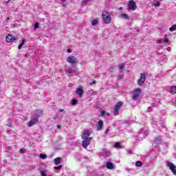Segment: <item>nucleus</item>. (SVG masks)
<instances>
[{
	"instance_id": "nucleus-11",
	"label": "nucleus",
	"mask_w": 176,
	"mask_h": 176,
	"mask_svg": "<svg viewBox=\"0 0 176 176\" xmlns=\"http://www.w3.org/2000/svg\"><path fill=\"white\" fill-rule=\"evenodd\" d=\"M104 126V122L102 120H99L96 124V129L98 131L102 130V126Z\"/></svg>"
},
{
	"instance_id": "nucleus-3",
	"label": "nucleus",
	"mask_w": 176,
	"mask_h": 176,
	"mask_svg": "<svg viewBox=\"0 0 176 176\" xmlns=\"http://www.w3.org/2000/svg\"><path fill=\"white\" fill-rule=\"evenodd\" d=\"M67 63L71 64L72 67H75L77 65V63H78V58L74 56H68L67 58Z\"/></svg>"
},
{
	"instance_id": "nucleus-22",
	"label": "nucleus",
	"mask_w": 176,
	"mask_h": 176,
	"mask_svg": "<svg viewBox=\"0 0 176 176\" xmlns=\"http://www.w3.org/2000/svg\"><path fill=\"white\" fill-rule=\"evenodd\" d=\"M136 167H141L142 166V162L141 161H138L135 163Z\"/></svg>"
},
{
	"instance_id": "nucleus-32",
	"label": "nucleus",
	"mask_w": 176,
	"mask_h": 176,
	"mask_svg": "<svg viewBox=\"0 0 176 176\" xmlns=\"http://www.w3.org/2000/svg\"><path fill=\"white\" fill-rule=\"evenodd\" d=\"M154 6L157 7V6H160V2L157 1L155 4Z\"/></svg>"
},
{
	"instance_id": "nucleus-40",
	"label": "nucleus",
	"mask_w": 176,
	"mask_h": 176,
	"mask_svg": "<svg viewBox=\"0 0 176 176\" xmlns=\"http://www.w3.org/2000/svg\"><path fill=\"white\" fill-rule=\"evenodd\" d=\"M72 50H67V53H72Z\"/></svg>"
},
{
	"instance_id": "nucleus-8",
	"label": "nucleus",
	"mask_w": 176,
	"mask_h": 176,
	"mask_svg": "<svg viewBox=\"0 0 176 176\" xmlns=\"http://www.w3.org/2000/svg\"><path fill=\"white\" fill-rule=\"evenodd\" d=\"M76 94L79 96L80 98H82V95L85 93L84 87L82 85H79L76 91Z\"/></svg>"
},
{
	"instance_id": "nucleus-4",
	"label": "nucleus",
	"mask_w": 176,
	"mask_h": 176,
	"mask_svg": "<svg viewBox=\"0 0 176 176\" xmlns=\"http://www.w3.org/2000/svg\"><path fill=\"white\" fill-rule=\"evenodd\" d=\"M145 80H146V75L144 73H141L140 78L138 80V86H142V85L145 83Z\"/></svg>"
},
{
	"instance_id": "nucleus-18",
	"label": "nucleus",
	"mask_w": 176,
	"mask_h": 176,
	"mask_svg": "<svg viewBox=\"0 0 176 176\" xmlns=\"http://www.w3.org/2000/svg\"><path fill=\"white\" fill-rule=\"evenodd\" d=\"M42 113H43V111L42 110H37L35 112V116L39 118V116H42Z\"/></svg>"
},
{
	"instance_id": "nucleus-16",
	"label": "nucleus",
	"mask_w": 176,
	"mask_h": 176,
	"mask_svg": "<svg viewBox=\"0 0 176 176\" xmlns=\"http://www.w3.org/2000/svg\"><path fill=\"white\" fill-rule=\"evenodd\" d=\"M102 155V156H105V157H109V156H111V152H109V151L107 150H103Z\"/></svg>"
},
{
	"instance_id": "nucleus-47",
	"label": "nucleus",
	"mask_w": 176,
	"mask_h": 176,
	"mask_svg": "<svg viewBox=\"0 0 176 176\" xmlns=\"http://www.w3.org/2000/svg\"><path fill=\"white\" fill-rule=\"evenodd\" d=\"M107 116H109V113H107Z\"/></svg>"
},
{
	"instance_id": "nucleus-44",
	"label": "nucleus",
	"mask_w": 176,
	"mask_h": 176,
	"mask_svg": "<svg viewBox=\"0 0 176 176\" xmlns=\"http://www.w3.org/2000/svg\"><path fill=\"white\" fill-rule=\"evenodd\" d=\"M109 131V129H107V130L106 131V134H108Z\"/></svg>"
},
{
	"instance_id": "nucleus-42",
	"label": "nucleus",
	"mask_w": 176,
	"mask_h": 176,
	"mask_svg": "<svg viewBox=\"0 0 176 176\" xmlns=\"http://www.w3.org/2000/svg\"><path fill=\"white\" fill-rule=\"evenodd\" d=\"M113 72V68H111L110 69V72Z\"/></svg>"
},
{
	"instance_id": "nucleus-9",
	"label": "nucleus",
	"mask_w": 176,
	"mask_h": 176,
	"mask_svg": "<svg viewBox=\"0 0 176 176\" xmlns=\"http://www.w3.org/2000/svg\"><path fill=\"white\" fill-rule=\"evenodd\" d=\"M167 166L172 171V173L175 175H176V166L174 164L171 162H167Z\"/></svg>"
},
{
	"instance_id": "nucleus-29",
	"label": "nucleus",
	"mask_w": 176,
	"mask_h": 176,
	"mask_svg": "<svg viewBox=\"0 0 176 176\" xmlns=\"http://www.w3.org/2000/svg\"><path fill=\"white\" fill-rule=\"evenodd\" d=\"M72 105H76V104H78V100H76V99H74L72 100Z\"/></svg>"
},
{
	"instance_id": "nucleus-17",
	"label": "nucleus",
	"mask_w": 176,
	"mask_h": 176,
	"mask_svg": "<svg viewBox=\"0 0 176 176\" xmlns=\"http://www.w3.org/2000/svg\"><path fill=\"white\" fill-rule=\"evenodd\" d=\"M56 166H58L61 163V157H57L54 160Z\"/></svg>"
},
{
	"instance_id": "nucleus-25",
	"label": "nucleus",
	"mask_w": 176,
	"mask_h": 176,
	"mask_svg": "<svg viewBox=\"0 0 176 176\" xmlns=\"http://www.w3.org/2000/svg\"><path fill=\"white\" fill-rule=\"evenodd\" d=\"M176 30V25H173L171 28H169V31H175Z\"/></svg>"
},
{
	"instance_id": "nucleus-2",
	"label": "nucleus",
	"mask_w": 176,
	"mask_h": 176,
	"mask_svg": "<svg viewBox=\"0 0 176 176\" xmlns=\"http://www.w3.org/2000/svg\"><path fill=\"white\" fill-rule=\"evenodd\" d=\"M102 21L105 24H109L111 21H112V19L111 18V14H109V12L107 10H104L102 14Z\"/></svg>"
},
{
	"instance_id": "nucleus-45",
	"label": "nucleus",
	"mask_w": 176,
	"mask_h": 176,
	"mask_svg": "<svg viewBox=\"0 0 176 176\" xmlns=\"http://www.w3.org/2000/svg\"><path fill=\"white\" fill-rule=\"evenodd\" d=\"M123 10V8H122V7H120V8H119V10Z\"/></svg>"
},
{
	"instance_id": "nucleus-6",
	"label": "nucleus",
	"mask_w": 176,
	"mask_h": 176,
	"mask_svg": "<svg viewBox=\"0 0 176 176\" xmlns=\"http://www.w3.org/2000/svg\"><path fill=\"white\" fill-rule=\"evenodd\" d=\"M129 10H135L137 9V3L134 0L129 1Z\"/></svg>"
},
{
	"instance_id": "nucleus-46",
	"label": "nucleus",
	"mask_w": 176,
	"mask_h": 176,
	"mask_svg": "<svg viewBox=\"0 0 176 176\" xmlns=\"http://www.w3.org/2000/svg\"><path fill=\"white\" fill-rule=\"evenodd\" d=\"M7 20H10V17H8V18H7Z\"/></svg>"
},
{
	"instance_id": "nucleus-48",
	"label": "nucleus",
	"mask_w": 176,
	"mask_h": 176,
	"mask_svg": "<svg viewBox=\"0 0 176 176\" xmlns=\"http://www.w3.org/2000/svg\"><path fill=\"white\" fill-rule=\"evenodd\" d=\"M155 142H157V140H155Z\"/></svg>"
},
{
	"instance_id": "nucleus-27",
	"label": "nucleus",
	"mask_w": 176,
	"mask_h": 176,
	"mask_svg": "<svg viewBox=\"0 0 176 176\" xmlns=\"http://www.w3.org/2000/svg\"><path fill=\"white\" fill-rule=\"evenodd\" d=\"M39 28V23L36 22L34 25V30H38Z\"/></svg>"
},
{
	"instance_id": "nucleus-38",
	"label": "nucleus",
	"mask_w": 176,
	"mask_h": 176,
	"mask_svg": "<svg viewBox=\"0 0 176 176\" xmlns=\"http://www.w3.org/2000/svg\"><path fill=\"white\" fill-rule=\"evenodd\" d=\"M90 1H91V0H84V2H85L86 3H87V2H90Z\"/></svg>"
},
{
	"instance_id": "nucleus-10",
	"label": "nucleus",
	"mask_w": 176,
	"mask_h": 176,
	"mask_svg": "<svg viewBox=\"0 0 176 176\" xmlns=\"http://www.w3.org/2000/svg\"><path fill=\"white\" fill-rule=\"evenodd\" d=\"M36 123H38V118H34L28 122V127H32V126H34V124H36Z\"/></svg>"
},
{
	"instance_id": "nucleus-13",
	"label": "nucleus",
	"mask_w": 176,
	"mask_h": 176,
	"mask_svg": "<svg viewBox=\"0 0 176 176\" xmlns=\"http://www.w3.org/2000/svg\"><path fill=\"white\" fill-rule=\"evenodd\" d=\"M119 19H124L125 20H130V16L129 14L124 13V14H120L118 16Z\"/></svg>"
},
{
	"instance_id": "nucleus-49",
	"label": "nucleus",
	"mask_w": 176,
	"mask_h": 176,
	"mask_svg": "<svg viewBox=\"0 0 176 176\" xmlns=\"http://www.w3.org/2000/svg\"><path fill=\"white\" fill-rule=\"evenodd\" d=\"M9 3V1H7L6 3Z\"/></svg>"
},
{
	"instance_id": "nucleus-35",
	"label": "nucleus",
	"mask_w": 176,
	"mask_h": 176,
	"mask_svg": "<svg viewBox=\"0 0 176 176\" xmlns=\"http://www.w3.org/2000/svg\"><path fill=\"white\" fill-rule=\"evenodd\" d=\"M105 113H106L105 111H101V116H105Z\"/></svg>"
},
{
	"instance_id": "nucleus-41",
	"label": "nucleus",
	"mask_w": 176,
	"mask_h": 176,
	"mask_svg": "<svg viewBox=\"0 0 176 176\" xmlns=\"http://www.w3.org/2000/svg\"><path fill=\"white\" fill-rule=\"evenodd\" d=\"M124 37H125V38H129V34H125V35H124Z\"/></svg>"
},
{
	"instance_id": "nucleus-21",
	"label": "nucleus",
	"mask_w": 176,
	"mask_h": 176,
	"mask_svg": "<svg viewBox=\"0 0 176 176\" xmlns=\"http://www.w3.org/2000/svg\"><path fill=\"white\" fill-rule=\"evenodd\" d=\"M122 145H120V142H116L115 143V146H114V148H122Z\"/></svg>"
},
{
	"instance_id": "nucleus-12",
	"label": "nucleus",
	"mask_w": 176,
	"mask_h": 176,
	"mask_svg": "<svg viewBox=\"0 0 176 176\" xmlns=\"http://www.w3.org/2000/svg\"><path fill=\"white\" fill-rule=\"evenodd\" d=\"M16 38H14L13 36L9 34L6 37V41L10 43L11 42H14V41H16Z\"/></svg>"
},
{
	"instance_id": "nucleus-28",
	"label": "nucleus",
	"mask_w": 176,
	"mask_h": 176,
	"mask_svg": "<svg viewBox=\"0 0 176 176\" xmlns=\"http://www.w3.org/2000/svg\"><path fill=\"white\" fill-rule=\"evenodd\" d=\"M119 69L121 71H123V69H124V65H123V64L120 65Z\"/></svg>"
},
{
	"instance_id": "nucleus-14",
	"label": "nucleus",
	"mask_w": 176,
	"mask_h": 176,
	"mask_svg": "<svg viewBox=\"0 0 176 176\" xmlns=\"http://www.w3.org/2000/svg\"><path fill=\"white\" fill-rule=\"evenodd\" d=\"M76 73V69L69 68L67 69V74H69V76H74V74Z\"/></svg>"
},
{
	"instance_id": "nucleus-26",
	"label": "nucleus",
	"mask_w": 176,
	"mask_h": 176,
	"mask_svg": "<svg viewBox=\"0 0 176 176\" xmlns=\"http://www.w3.org/2000/svg\"><path fill=\"white\" fill-rule=\"evenodd\" d=\"M40 157L41 159H46L47 157V155H46V154H40Z\"/></svg>"
},
{
	"instance_id": "nucleus-5",
	"label": "nucleus",
	"mask_w": 176,
	"mask_h": 176,
	"mask_svg": "<svg viewBox=\"0 0 176 176\" xmlns=\"http://www.w3.org/2000/svg\"><path fill=\"white\" fill-rule=\"evenodd\" d=\"M141 93H142V89L140 88L135 89L133 91V95L132 97L133 100H134V101H137V98L141 96Z\"/></svg>"
},
{
	"instance_id": "nucleus-1",
	"label": "nucleus",
	"mask_w": 176,
	"mask_h": 176,
	"mask_svg": "<svg viewBox=\"0 0 176 176\" xmlns=\"http://www.w3.org/2000/svg\"><path fill=\"white\" fill-rule=\"evenodd\" d=\"M82 145L86 149L89 145H90V142L93 140V138L90 137V131L87 130H84L82 135Z\"/></svg>"
},
{
	"instance_id": "nucleus-36",
	"label": "nucleus",
	"mask_w": 176,
	"mask_h": 176,
	"mask_svg": "<svg viewBox=\"0 0 176 176\" xmlns=\"http://www.w3.org/2000/svg\"><path fill=\"white\" fill-rule=\"evenodd\" d=\"M163 42H164L163 40H157V43H160V44L163 43Z\"/></svg>"
},
{
	"instance_id": "nucleus-23",
	"label": "nucleus",
	"mask_w": 176,
	"mask_h": 176,
	"mask_svg": "<svg viewBox=\"0 0 176 176\" xmlns=\"http://www.w3.org/2000/svg\"><path fill=\"white\" fill-rule=\"evenodd\" d=\"M92 25H97L98 24V19H94L91 22Z\"/></svg>"
},
{
	"instance_id": "nucleus-31",
	"label": "nucleus",
	"mask_w": 176,
	"mask_h": 176,
	"mask_svg": "<svg viewBox=\"0 0 176 176\" xmlns=\"http://www.w3.org/2000/svg\"><path fill=\"white\" fill-rule=\"evenodd\" d=\"M41 176H47V175L46 174V172L41 170Z\"/></svg>"
},
{
	"instance_id": "nucleus-43",
	"label": "nucleus",
	"mask_w": 176,
	"mask_h": 176,
	"mask_svg": "<svg viewBox=\"0 0 176 176\" xmlns=\"http://www.w3.org/2000/svg\"><path fill=\"white\" fill-rule=\"evenodd\" d=\"M57 128L58 129H61V126L60 125H57Z\"/></svg>"
},
{
	"instance_id": "nucleus-34",
	"label": "nucleus",
	"mask_w": 176,
	"mask_h": 176,
	"mask_svg": "<svg viewBox=\"0 0 176 176\" xmlns=\"http://www.w3.org/2000/svg\"><path fill=\"white\" fill-rule=\"evenodd\" d=\"M19 152H20V153H25V150H24V149H23V148H21V149L19 150Z\"/></svg>"
},
{
	"instance_id": "nucleus-15",
	"label": "nucleus",
	"mask_w": 176,
	"mask_h": 176,
	"mask_svg": "<svg viewBox=\"0 0 176 176\" xmlns=\"http://www.w3.org/2000/svg\"><path fill=\"white\" fill-rule=\"evenodd\" d=\"M107 168H108L109 170H113L115 168V166H113V163L107 162Z\"/></svg>"
},
{
	"instance_id": "nucleus-7",
	"label": "nucleus",
	"mask_w": 176,
	"mask_h": 176,
	"mask_svg": "<svg viewBox=\"0 0 176 176\" xmlns=\"http://www.w3.org/2000/svg\"><path fill=\"white\" fill-rule=\"evenodd\" d=\"M122 105H123V102H119L116 104V107L114 108V115L116 116L119 115V109H120Z\"/></svg>"
},
{
	"instance_id": "nucleus-24",
	"label": "nucleus",
	"mask_w": 176,
	"mask_h": 176,
	"mask_svg": "<svg viewBox=\"0 0 176 176\" xmlns=\"http://www.w3.org/2000/svg\"><path fill=\"white\" fill-rule=\"evenodd\" d=\"M62 3H63V6H65L66 5H68V0H60Z\"/></svg>"
},
{
	"instance_id": "nucleus-19",
	"label": "nucleus",
	"mask_w": 176,
	"mask_h": 176,
	"mask_svg": "<svg viewBox=\"0 0 176 176\" xmlns=\"http://www.w3.org/2000/svg\"><path fill=\"white\" fill-rule=\"evenodd\" d=\"M170 93H172V94H176V86L170 87Z\"/></svg>"
},
{
	"instance_id": "nucleus-37",
	"label": "nucleus",
	"mask_w": 176,
	"mask_h": 176,
	"mask_svg": "<svg viewBox=\"0 0 176 176\" xmlns=\"http://www.w3.org/2000/svg\"><path fill=\"white\" fill-rule=\"evenodd\" d=\"M163 41L165 42V43H167V42H168V39L166 38V39L163 40Z\"/></svg>"
},
{
	"instance_id": "nucleus-20",
	"label": "nucleus",
	"mask_w": 176,
	"mask_h": 176,
	"mask_svg": "<svg viewBox=\"0 0 176 176\" xmlns=\"http://www.w3.org/2000/svg\"><path fill=\"white\" fill-rule=\"evenodd\" d=\"M24 43H25V38H23V40H22V42H21V45H19V46H18V49H22V47H23V46H24Z\"/></svg>"
},
{
	"instance_id": "nucleus-33",
	"label": "nucleus",
	"mask_w": 176,
	"mask_h": 176,
	"mask_svg": "<svg viewBox=\"0 0 176 176\" xmlns=\"http://www.w3.org/2000/svg\"><path fill=\"white\" fill-rule=\"evenodd\" d=\"M97 82L96 80H94L92 82H90L89 85L90 86H93V85H96Z\"/></svg>"
},
{
	"instance_id": "nucleus-39",
	"label": "nucleus",
	"mask_w": 176,
	"mask_h": 176,
	"mask_svg": "<svg viewBox=\"0 0 176 176\" xmlns=\"http://www.w3.org/2000/svg\"><path fill=\"white\" fill-rule=\"evenodd\" d=\"M59 112H64V109H60Z\"/></svg>"
},
{
	"instance_id": "nucleus-30",
	"label": "nucleus",
	"mask_w": 176,
	"mask_h": 176,
	"mask_svg": "<svg viewBox=\"0 0 176 176\" xmlns=\"http://www.w3.org/2000/svg\"><path fill=\"white\" fill-rule=\"evenodd\" d=\"M63 168V166L60 165L59 166H55L54 170H61Z\"/></svg>"
}]
</instances>
